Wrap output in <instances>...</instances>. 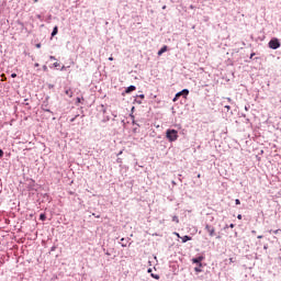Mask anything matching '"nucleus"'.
<instances>
[{
    "label": "nucleus",
    "mask_w": 281,
    "mask_h": 281,
    "mask_svg": "<svg viewBox=\"0 0 281 281\" xmlns=\"http://www.w3.org/2000/svg\"><path fill=\"white\" fill-rule=\"evenodd\" d=\"M257 238H259V239L262 238V235L257 236Z\"/></svg>",
    "instance_id": "obj_48"
},
{
    "label": "nucleus",
    "mask_w": 281,
    "mask_h": 281,
    "mask_svg": "<svg viewBox=\"0 0 281 281\" xmlns=\"http://www.w3.org/2000/svg\"><path fill=\"white\" fill-rule=\"evenodd\" d=\"M251 234H256V231H251Z\"/></svg>",
    "instance_id": "obj_54"
},
{
    "label": "nucleus",
    "mask_w": 281,
    "mask_h": 281,
    "mask_svg": "<svg viewBox=\"0 0 281 281\" xmlns=\"http://www.w3.org/2000/svg\"><path fill=\"white\" fill-rule=\"evenodd\" d=\"M56 57L55 56H49V60H55Z\"/></svg>",
    "instance_id": "obj_28"
},
{
    "label": "nucleus",
    "mask_w": 281,
    "mask_h": 281,
    "mask_svg": "<svg viewBox=\"0 0 281 281\" xmlns=\"http://www.w3.org/2000/svg\"><path fill=\"white\" fill-rule=\"evenodd\" d=\"M269 232H270V234L272 233V234H276V235H278V234H280V233H281V229L269 231Z\"/></svg>",
    "instance_id": "obj_16"
},
{
    "label": "nucleus",
    "mask_w": 281,
    "mask_h": 281,
    "mask_svg": "<svg viewBox=\"0 0 281 281\" xmlns=\"http://www.w3.org/2000/svg\"><path fill=\"white\" fill-rule=\"evenodd\" d=\"M34 67H40V64H38V63H35V64H34Z\"/></svg>",
    "instance_id": "obj_39"
},
{
    "label": "nucleus",
    "mask_w": 281,
    "mask_h": 281,
    "mask_svg": "<svg viewBox=\"0 0 281 281\" xmlns=\"http://www.w3.org/2000/svg\"><path fill=\"white\" fill-rule=\"evenodd\" d=\"M136 98H140V100H144L146 98V95L139 94V95H136Z\"/></svg>",
    "instance_id": "obj_21"
},
{
    "label": "nucleus",
    "mask_w": 281,
    "mask_h": 281,
    "mask_svg": "<svg viewBox=\"0 0 281 281\" xmlns=\"http://www.w3.org/2000/svg\"><path fill=\"white\" fill-rule=\"evenodd\" d=\"M117 164H122V158L116 159Z\"/></svg>",
    "instance_id": "obj_30"
},
{
    "label": "nucleus",
    "mask_w": 281,
    "mask_h": 281,
    "mask_svg": "<svg viewBox=\"0 0 281 281\" xmlns=\"http://www.w3.org/2000/svg\"><path fill=\"white\" fill-rule=\"evenodd\" d=\"M122 153H123L122 150H121L120 153H117V154H116V157H120V155H122Z\"/></svg>",
    "instance_id": "obj_37"
},
{
    "label": "nucleus",
    "mask_w": 281,
    "mask_h": 281,
    "mask_svg": "<svg viewBox=\"0 0 281 281\" xmlns=\"http://www.w3.org/2000/svg\"><path fill=\"white\" fill-rule=\"evenodd\" d=\"M172 222H173V223H179V216L173 215V216H172Z\"/></svg>",
    "instance_id": "obj_15"
},
{
    "label": "nucleus",
    "mask_w": 281,
    "mask_h": 281,
    "mask_svg": "<svg viewBox=\"0 0 281 281\" xmlns=\"http://www.w3.org/2000/svg\"><path fill=\"white\" fill-rule=\"evenodd\" d=\"M241 117H245V119H247V114H241Z\"/></svg>",
    "instance_id": "obj_41"
},
{
    "label": "nucleus",
    "mask_w": 281,
    "mask_h": 281,
    "mask_svg": "<svg viewBox=\"0 0 281 281\" xmlns=\"http://www.w3.org/2000/svg\"><path fill=\"white\" fill-rule=\"evenodd\" d=\"M92 216H95V218H100V215H95V213H93Z\"/></svg>",
    "instance_id": "obj_35"
},
{
    "label": "nucleus",
    "mask_w": 281,
    "mask_h": 281,
    "mask_svg": "<svg viewBox=\"0 0 281 281\" xmlns=\"http://www.w3.org/2000/svg\"><path fill=\"white\" fill-rule=\"evenodd\" d=\"M103 113H106V109H103Z\"/></svg>",
    "instance_id": "obj_52"
},
{
    "label": "nucleus",
    "mask_w": 281,
    "mask_h": 281,
    "mask_svg": "<svg viewBox=\"0 0 281 281\" xmlns=\"http://www.w3.org/2000/svg\"><path fill=\"white\" fill-rule=\"evenodd\" d=\"M229 262H231V263L234 262V258H229Z\"/></svg>",
    "instance_id": "obj_43"
},
{
    "label": "nucleus",
    "mask_w": 281,
    "mask_h": 281,
    "mask_svg": "<svg viewBox=\"0 0 281 281\" xmlns=\"http://www.w3.org/2000/svg\"><path fill=\"white\" fill-rule=\"evenodd\" d=\"M246 123L249 124V119L246 117Z\"/></svg>",
    "instance_id": "obj_45"
},
{
    "label": "nucleus",
    "mask_w": 281,
    "mask_h": 281,
    "mask_svg": "<svg viewBox=\"0 0 281 281\" xmlns=\"http://www.w3.org/2000/svg\"><path fill=\"white\" fill-rule=\"evenodd\" d=\"M47 113H50V111L49 110H45Z\"/></svg>",
    "instance_id": "obj_57"
},
{
    "label": "nucleus",
    "mask_w": 281,
    "mask_h": 281,
    "mask_svg": "<svg viewBox=\"0 0 281 281\" xmlns=\"http://www.w3.org/2000/svg\"><path fill=\"white\" fill-rule=\"evenodd\" d=\"M59 66H60V64L54 63V67H59Z\"/></svg>",
    "instance_id": "obj_31"
},
{
    "label": "nucleus",
    "mask_w": 281,
    "mask_h": 281,
    "mask_svg": "<svg viewBox=\"0 0 281 281\" xmlns=\"http://www.w3.org/2000/svg\"><path fill=\"white\" fill-rule=\"evenodd\" d=\"M198 179H201V173H198Z\"/></svg>",
    "instance_id": "obj_46"
},
{
    "label": "nucleus",
    "mask_w": 281,
    "mask_h": 281,
    "mask_svg": "<svg viewBox=\"0 0 281 281\" xmlns=\"http://www.w3.org/2000/svg\"><path fill=\"white\" fill-rule=\"evenodd\" d=\"M0 157H3V149H0Z\"/></svg>",
    "instance_id": "obj_32"
},
{
    "label": "nucleus",
    "mask_w": 281,
    "mask_h": 281,
    "mask_svg": "<svg viewBox=\"0 0 281 281\" xmlns=\"http://www.w3.org/2000/svg\"><path fill=\"white\" fill-rule=\"evenodd\" d=\"M31 184L34 186V180H31Z\"/></svg>",
    "instance_id": "obj_47"
},
{
    "label": "nucleus",
    "mask_w": 281,
    "mask_h": 281,
    "mask_svg": "<svg viewBox=\"0 0 281 281\" xmlns=\"http://www.w3.org/2000/svg\"><path fill=\"white\" fill-rule=\"evenodd\" d=\"M256 56V53H251L250 54V59L254 58Z\"/></svg>",
    "instance_id": "obj_27"
},
{
    "label": "nucleus",
    "mask_w": 281,
    "mask_h": 281,
    "mask_svg": "<svg viewBox=\"0 0 281 281\" xmlns=\"http://www.w3.org/2000/svg\"><path fill=\"white\" fill-rule=\"evenodd\" d=\"M150 276L154 278V280H159V274L151 273Z\"/></svg>",
    "instance_id": "obj_17"
},
{
    "label": "nucleus",
    "mask_w": 281,
    "mask_h": 281,
    "mask_svg": "<svg viewBox=\"0 0 281 281\" xmlns=\"http://www.w3.org/2000/svg\"><path fill=\"white\" fill-rule=\"evenodd\" d=\"M237 218H238V221H243V215H241V214H238V215H237Z\"/></svg>",
    "instance_id": "obj_24"
},
{
    "label": "nucleus",
    "mask_w": 281,
    "mask_h": 281,
    "mask_svg": "<svg viewBox=\"0 0 281 281\" xmlns=\"http://www.w3.org/2000/svg\"><path fill=\"white\" fill-rule=\"evenodd\" d=\"M235 205H240V200L239 199L235 200Z\"/></svg>",
    "instance_id": "obj_22"
},
{
    "label": "nucleus",
    "mask_w": 281,
    "mask_h": 281,
    "mask_svg": "<svg viewBox=\"0 0 281 281\" xmlns=\"http://www.w3.org/2000/svg\"><path fill=\"white\" fill-rule=\"evenodd\" d=\"M231 229H234L235 225L234 224H229Z\"/></svg>",
    "instance_id": "obj_36"
},
{
    "label": "nucleus",
    "mask_w": 281,
    "mask_h": 281,
    "mask_svg": "<svg viewBox=\"0 0 281 281\" xmlns=\"http://www.w3.org/2000/svg\"><path fill=\"white\" fill-rule=\"evenodd\" d=\"M47 216L45 215V213H42L40 215V221H46Z\"/></svg>",
    "instance_id": "obj_14"
},
{
    "label": "nucleus",
    "mask_w": 281,
    "mask_h": 281,
    "mask_svg": "<svg viewBox=\"0 0 281 281\" xmlns=\"http://www.w3.org/2000/svg\"><path fill=\"white\" fill-rule=\"evenodd\" d=\"M280 40L278 37L271 38L268 43V47H270V49H280Z\"/></svg>",
    "instance_id": "obj_2"
},
{
    "label": "nucleus",
    "mask_w": 281,
    "mask_h": 281,
    "mask_svg": "<svg viewBox=\"0 0 281 281\" xmlns=\"http://www.w3.org/2000/svg\"><path fill=\"white\" fill-rule=\"evenodd\" d=\"M147 271H148V273H151V272H153V269L149 268Z\"/></svg>",
    "instance_id": "obj_44"
},
{
    "label": "nucleus",
    "mask_w": 281,
    "mask_h": 281,
    "mask_svg": "<svg viewBox=\"0 0 281 281\" xmlns=\"http://www.w3.org/2000/svg\"><path fill=\"white\" fill-rule=\"evenodd\" d=\"M56 34H58V26H55L53 29V32H52L50 36H56Z\"/></svg>",
    "instance_id": "obj_12"
},
{
    "label": "nucleus",
    "mask_w": 281,
    "mask_h": 281,
    "mask_svg": "<svg viewBox=\"0 0 281 281\" xmlns=\"http://www.w3.org/2000/svg\"><path fill=\"white\" fill-rule=\"evenodd\" d=\"M36 19H38V21H43V15L37 14V15H36Z\"/></svg>",
    "instance_id": "obj_20"
},
{
    "label": "nucleus",
    "mask_w": 281,
    "mask_h": 281,
    "mask_svg": "<svg viewBox=\"0 0 281 281\" xmlns=\"http://www.w3.org/2000/svg\"><path fill=\"white\" fill-rule=\"evenodd\" d=\"M166 52H168V46H162L159 50H158V56H161L162 54H166Z\"/></svg>",
    "instance_id": "obj_8"
},
{
    "label": "nucleus",
    "mask_w": 281,
    "mask_h": 281,
    "mask_svg": "<svg viewBox=\"0 0 281 281\" xmlns=\"http://www.w3.org/2000/svg\"><path fill=\"white\" fill-rule=\"evenodd\" d=\"M34 1V3H38V0H33Z\"/></svg>",
    "instance_id": "obj_49"
},
{
    "label": "nucleus",
    "mask_w": 281,
    "mask_h": 281,
    "mask_svg": "<svg viewBox=\"0 0 281 281\" xmlns=\"http://www.w3.org/2000/svg\"><path fill=\"white\" fill-rule=\"evenodd\" d=\"M43 71H48L47 65L43 66Z\"/></svg>",
    "instance_id": "obj_23"
},
{
    "label": "nucleus",
    "mask_w": 281,
    "mask_h": 281,
    "mask_svg": "<svg viewBox=\"0 0 281 281\" xmlns=\"http://www.w3.org/2000/svg\"><path fill=\"white\" fill-rule=\"evenodd\" d=\"M69 194H74V191H69Z\"/></svg>",
    "instance_id": "obj_53"
},
{
    "label": "nucleus",
    "mask_w": 281,
    "mask_h": 281,
    "mask_svg": "<svg viewBox=\"0 0 281 281\" xmlns=\"http://www.w3.org/2000/svg\"><path fill=\"white\" fill-rule=\"evenodd\" d=\"M166 137L170 143L177 142V139H179V132L177 130L168 128L166 131Z\"/></svg>",
    "instance_id": "obj_1"
},
{
    "label": "nucleus",
    "mask_w": 281,
    "mask_h": 281,
    "mask_svg": "<svg viewBox=\"0 0 281 281\" xmlns=\"http://www.w3.org/2000/svg\"><path fill=\"white\" fill-rule=\"evenodd\" d=\"M162 10H166V5L162 7Z\"/></svg>",
    "instance_id": "obj_56"
},
{
    "label": "nucleus",
    "mask_w": 281,
    "mask_h": 281,
    "mask_svg": "<svg viewBox=\"0 0 281 281\" xmlns=\"http://www.w3.org/2000/svg\"><path fill=\"white\" fill-rule=\"evenodd\" d=\"M131 239L128 238H121V247H128V243H130Z\"/></svg>",
    "instance_id": "obj_6"
},
{
    "label": "nucleus",
    "mask_w": 281,
    "mask_h": 281,
    "mask_svg": "<svg viewBox=\"0 0 281 281\" xmlns=\"http://www.w3.org/2000/svg\"><path fill=\"white\" fill-rule=\"evenodd\" d=\"M135 102L137 103V104H142V100H135Z\"/></svg>",
    "instance_id": "obj_29"
},
{
    "label": "nucleus",
    "mask_w": 281,
    "mask_h": 281,
    "mask_svg": "<svg viewBox=\"0 0 281 281\" xmlns=\"http://www.w3.org/2000/svg\"><path fill=\"white\" fill-rule=\"evenodd\" d=\"M182 243H188V240H192L191 236L184 235L181 237Z\"/></svg>",
    "instance_id": "obj_11"
},
{
    "label": "nucleus",
    "mask_w": 281,
    "mask_h": 281,
    "mask_svg": "<svg viewBox=\"0 0 281 281\" xmlns=\"http://www.w3.org/2000/svg\"><path fill=\"white\" fill-rule=\"evenodd\" d=\"M64 69H65V66L61 67V71H64Z\"/></svg>",
    "instance_id": "obj_51"
},
{
    "label": "nucleus",
    "mask_w": 281,
    "mask_h": 281,
    "mask_svg": "<svg viewBox=\"0 0 281 281\" xmlns=\"http://www.w3.org/2000/svg\"><path fill=\"white\" fill-rule=\"evenodd\" d=\"M48 87H49V89H54V85H49Z\"/></svg>",
    "instance_id": "obj_40"
},
{
    "label": "nucleus",
    "mask_w": 281,
    "mask_h": 281,
    "mask_svg": "<svg viewBox=\"0 0 281 281\" xmlns=\"http://www.w3.org/2000/svg\"><path fill=\"white\" fill-rule=\"evenodd\" d=\"M79 117V114L75 115L72 119H70V122H76V119Z\"/></svg>",
    "instance_id": "obj_19"
},
{
    "label": "nucleus",
    "mask_w": 281,
    "mask_h": 281,
    "mask_svg": "<svg viewBox=\"0 0 281 281\" xmlns=\"http://www.w3.org/2000/svg\"><path fill=\"white\" fill-rule=\"evenodd\" d=\"M132 124H135V120L132 121Z\"/></svg>",
    "instance_id": "obj_58"
},
{
    "label": "nucleus",
    "mask_w": 281,
    "mask_h": 281,
    "mask_svg": "<svg viewBox=\"0 0 281 281\" xmlns=\"http://www.w3.org/2000/svg\"><path fill=\"white\" fill-rule=\"evenodd\" d=\"M245 111H249V105H245Z\"/></svg>",
    "instance_id": "obj_34"
},
{
    "label": "nucleus",
    "mask_w": 281,
    "mask_h": 281,
    "mask_svg": "<svg viewBox=\"0 0 281 281\" xmlns=\"http://www.w3.org/2000/svg\"><path fill=\"white\" fill-rule=\"evenodd\" d=\"M221 105L224 106V109H226L227 111H231L232 110V106L229 104H226L225 101H222L221 102Z\"/></svg>",
    "instance_id": "obj_10"
},
{
    "label": "nucleus",
    "mask_w": 281,
    "mask_h": 281,
    "mask_svg": "<svg viewBox=\"0 0 281 281\" xmlns=\"http://www.w3.org/2000/svg\"><path fill=\"white\" fill-rule=\"evenodd\" d=\"M105 256H111V252L106 251V252H105Z\"/></svg>",
    "instance_id": "obj_42"
},
{
    "label": "nucleus",
    "mask_w": 281,
    "mask_h": 281,
    "mask_svg": "<svg viewBox=\"0 0 281 281\" xmlns=\"http://www.w3.org/2000/svg\"><path fill=\"white\" fill-rule=\"evenodd\" d=\"M205 232H207L209 236L214 237L216 236V228H214V226L210 225V224H205L204 227Z\"/></svg>",
    "instance_id": "obj_4"
},
{
    "label": "nucleus",
    "mask_w": 281,
    "mask_h": 281,
    "mask_svg": "<svg viewBox=\"0 0 281 281\" xmlns=\"http://www.w3.org/2000/svg\"><path fill=\"white\" fill-rule=\"evenodd\" d=\"M195 273H203V269L200 266L194 268Z\"/></svg>",
    "instance_id": "obj_13"
},
{
    "label": "nucleus",
    "mask_w": 281,
    "mask_h": 281,
    "mask_svg": "<svg viewBox=\"0 0 281 281\" xmlns=\"http://www.w3.org/2000/svg\"><path fill=\"white\" fill-rule=\"evenodd\" d=\"M109 60H113V57H109Z\"/></svg>",
    "instance_id": "obj_50"
},
{
    "label": "nucleus",
    "mask_w": 281,
    "mask_h": 281,
    "mask_svg": "<svg viewBox=\"0 0 281 281\" xmlns=\"http://www.w3.org/2000/svg\"><path fill=\"white\" fill-rule=\"evenodd\" d=\"M11 78H16V74L13 72V74L11 75Z\"/></svg>",
    "instance_id": "obj_33"
},
{
    "label": "nucleus",
    "mask_w": 281,
    "mask_h": 281,
    "mask_svg": "<svg viewBox=\"0 0 281 281\" xmlns=\"http://www.w3.org/2000/svg\"><path fill=\"white\" fill-rule=\"evenodd\" d=\"M268 248V246L266 245V246H263V249H267Z\"/></svg>",
    "instance_id": "obj_55"
},
{
    "label": "nucleus",
    "mask_w": 281,
    "mask_h": 281,
    "mask_svg": "<svg viewBox=\"0 0 281 281\" xmlns=\"http://www.w3.org/2000/svg\"><path fill=\"white\" fill-rule=\"evenodd\" d=\"M135 89H137V87L135 86H130L125 89V91L122 93V95H124V93H131L133 91H135Z\"/></svg>",
    "instance_id": "obj_7"
},
{
    "label": "nucleus",
    "mask_w": 281,
    "mask_h": 281,
    "mask_svg": "<svg viewBox=\"0 0 281 281\" xmlns=\"http://www.w3.org/2000/svg\"><path fill=\"white\" fill-rule=\"evenodd\" d=\"M181 95L184 98V100H187L188 95H190V90L183 89V90L179 91L178 93H176V95L173 98V102H177V100H179V98H181Z\"/></svg>",
    "instance_id": "obj_3"
},
{
    "label": "nucleus",
    "mask_w": 281,
    "mask_h": 281,
    "mask_svg": "<svg viewBox=\"0 0 281 281\" xmlns=\"http://www.w3.org/2000/svg\"><path fill=\"white\" fill-rule=\"evenodd\" d=\"M65 93L68 95V98H74V90H71V88H67Z\"/></svg>",
    "instance_id": "obj_9"
},
{
    "label": "nucleus",
    "mask_w": 281,
    "mask_h": 281,
    "mask_svg": "<svg viewBox=\"0 0 281 281\" xmlns=\"http://www.w3.org/2000/svg\"><path fill=\"white\" fill-rule=\"evenodd\" d=\"M203 256H199L192 259L193 265H196L198 267H203Z\"/></svg>",
    "instance_id": "obj_5"
},
{
    "label": "nucleus",
    "mask_w": 281,
    "mask_h": 281,
    "mask_svg": "<svg viewBox=\"0 0 281 281\" xmlns=\"http://www.w3.org/2000/svg\"><path fill=\"white\" fill-rule=\"evenodd\" d=\"M189 8H190V10H194V8H196V7H194V4H191Z\"/></svg>",
    "instance_id": "obj_26"
},
{
    "label": "nucleus",
    "mask_w": 281,
    "mask_h": 281,
    "mask_svg": "<svg viewBox=\"0 0 281 281\" xmlns=\"http://www.w3.org/2000/svg\"><path fill=\"white\" fill-rule=\"evenodd\" d=\"M37 49H41V44H36Z\"/></svg>",
    "instance_id": "obj_38"
},
{
    "label": "nucleus",
    "mask_w": 281,
    "mask_h": 281,
    "mask_svg": "<svg viewBox=\"0 0 281 281\" xmlns=\"http://www.w3.org/2000/svg\"><path fill=\"white\" fill-rule=\"evenodd\" d=\"M76 102H77V103H80V102H81L80 97H77V98H76Z\"/></svg>",
    "instance_id": "obj_25"
},
{
    "label": "nucleus",
    "mask_w": 281,
    "mask_h": 281,
    "mask_svg": "<svg viewBox=\"0 0 281 281\" xmlns=\"http://www.w3.org/2000/svg\"><path fill=\"white\" fill-rule=\"evenodd\" d=\"M228 104H234V100L232 98H226Z\"/></svg>",
    "instance_id": "obj_18"
}]
</instances>
